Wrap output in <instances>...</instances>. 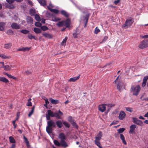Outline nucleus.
<instances>
[{
  "label": "nucleus",
  "instance_id": "43",
  "mask_svg": "<svg viewBox=\"0 0 148 148\" xmlns=\"http://www.w3.org/2000/svg\"><path fill=\"white\" fill-rule=\"evenodd\" d=\"M20 32L24 34H27L29 32V31L27 29H24L21 30Z\"/></svg>",
  "mask_w": 148,
  "mask_h": 148
},
{
  "label": "nucleus",
  "instance_id": "32",
  "mask_svg": "<svg viewBox=\"0 0 148 148\" xmlns=\"http://www.w3.org/2000/svg\"><path fill=\"white\" fill-rule=\"evenodd\" d=\"M61 14L64 16L68 17L69 16V14L65 11L62 10L61 12Z\"/></svg>",
  "mask_w": 148,
  "mask_h": 148
},
{
  "label": "nucleus",
  "instance_id": "23",
  "mask_svg": "<svg viewBox=\"0 0 148 148\" xmlns=\"http://www.w3.org/2000/svg\"><path fill=\"white\" fill-rule=\"evenodd\" d=\"M12 44L11 43L5 44L4 45V48L6 49H9L11 48Z\"/></svg>",
  "mask_w": 148,
  "mask_h": 148
},
{
  "label": "nucleus",
  "instance_id": "36",
  "mask_svg": "<svg viewBox=\"0 0 148 148\" xmlns=\"http://www.w3.org/2000/svg\"><path fill=\"white\" fill-rule=\"evenodd\" d=\"M28 38L30 40H31L32 39H34L35 40H36V37L33 36L32 34H29L28 36Z\"/></svg>",
  "mask_w": 148,
  "mask_h": 148
},
{
  "label": "nucleus",
  "instance_id": "10",
  "mask_svg": "<svg viewBox=\"0 0 148 148\" xmlns=\"http://www.w3.org/2000/svg\"><path fill=\"white\" fill-rule=\"evenodd\" d=\"M107 105L106 104H103L99 105L98 108L99 110L102 112H104L106 110V105Z\"/></svg>",
  "mask_w": 148,
  "mask_h": 148
},
{
  "label": "nucleus",
  "instance_id": "49",
  "mask_svg": "<svg viewBox=\"0 0 148 148\" xmlns=\"http://www.w3.org/2000/svg\"><path fill=\"white\" fill-rule=\"evenodd\" d=\"M100 29L98 28L97 27L95 29L94 33L96 34H97L99 32H100Z\"/></svg>",
  "mask_w": 148,
  "mask_h": 148
},
{
  "label": "nucleus",
  "instance_id": "17",
  "mask_svg": "<svg viewBox=\"0 0 148 148\" xmlns=\"http://www.w3.org/2000/svg\"><path fill=\"white\" fill-rule=\"evenodd\" d=\"M148 79V76H146L144 77L143 81V82L142 84V87H144L146 86L147 82Z\"/></svg>",
  "mask_w": 148,
  "mask_h": 148
},
{
  "label": "nucleus",
  "instance_id": "33",
  "mask_svg": "<svg viewBox=\"0 0 148 148\" xmlns=\"http://www.w3.org/2000/svg\"><path fill=\"white\" fill-rule=\"evenodd\" d=\"M39 2L41 5L44 6L46 5V3L45 0H39Z\"/></svg>",
  "mask_w": 148,
  "mask_h": 148
},
{
  "label": "nucleus",
  "instance_id": "55",
  "mask_svg": "<svg viewBox=\"0 0 148 148\" xmlns=\"http://www.w3.org/2000/svg\"><path fill=\"white\" fill-rule=\"evenodd\" d=\"M32 73L29 71V70H27L25 72V73H24L25 74L27 75H28L30 74H31Z\"/></svg>",
  "mask_w": 148,
  "mask_h": 148
},
{
  "label": "nucleus",
  "instance_id": "60",
  "mask_svg": "<svg viewBox=\"0 0 148 148\" xmlns=\"http://www.w3.org/2000/svg\"><path fill=\"white\" fill-rule=\"evenodd\" d=\"M24 48V51H29L30 49L31 48L30 47H25V48Z\"/></svg>",
  "mask_w": 148,
  "mask_h": 148
},
{
  "label": "nucleus",
  "instance_id": "51",
  "mask_svg": "<svg viewBox=\"0 0 148 148\" xmlns=\"http://www.w3.org/2000/svg\"><path fill=\"white\" fill-rule=\"evenodd\" d=\"M67 37H66L65 38H64L63 40L61 42V44L62 45H63L64 43H65L66 42V41L67 40Z\"/></svg>",
  "mask_w": 148,
  "mask_h": 148
},
{
  "label": "nucleus",
  "instance_id": "9",
  "mask_svg": "<svg viewBox=\"0 0 148 148\" xmlns=\"http://www.w3.org/2000/svg\"><path fill=\"white\" fill-rule=\"evenodd\" d=\"M132 119L133 122L134 123L139 125L143 126V123L141 121L138 119L137 118L135 117H133Z\"/></svg>",
  "mask_w": 148,
  "mask_h": 148
},
{
  "label": "nucleus",
  "instance_id": "15",
  "mask_svg": "<svg viewBox=\"0 0 148 148\" xmlns=\"http://www.w3.org/2000/svg\"><path fill=\"white\" fill-rule=\"evenodd\" d=\"M11 27L13 29H18L20 28V26L17 23H13L11 25Z\"/></svg>",
  "mask_w": 148,
  "mask_h": 148
},
{
  "label": "nucleus",
  "instance_id": "39",
  "mask_svg": "<svg viewBox=\"0 0 148 148\" xmlns=\"http://www.w3.org/2000/svg\"><path fill=\"white\" fill-rule=\"evenodd\" d=\"M100 141H98L95 140L94 142L95 144L99 148L101 147V145L100 143Z\"/></svg>",
  "mask_w": 148,
  "mask_h": 148
},
{
  "label": "nucleus",
  "instance_id": "8",
  "mask_svg": "<svg viewBox=\"0 0 148 148\" xmlns=\"http://www.w3.org/2000/svg\"><path fill=\"white\" fill-rule=\"evenodd\" d=\"M63 114V113L60 110H59L58 112L54 113V117H55L58 119H62V116Z\"/></svg>",
  "mask_w": 148,
  "mask_h": 148
},
{
  "label": "nucleus",
  "instance_id": "24",
  "mask_svg": "<svg viewBox=\"0 0 148 148\" xmlns=\"http://www.w3.org/2000/svg\"><path fill=\"white\" fill-rule=\"evenodd\" d=\"M48 9H57L59 8L58 7H56L54 9H53L54 7V6L51 2L49 3V5L47 6Z\"/></svg>",
  "mask_w": 148,
  "mask_h": 148
},
{
  "label": "nucleus",
  "instance_id": "1",
  "mask_svg": "<svg viewBox=\"0 0 148 148\" xmlns=\"http://www.w3.org/2000/svg\"><path fill=\"white\" fill-rule=\"evenodd\" d=\"M47 126L46 127L47 132L48 134L52 133L53 131L52 127H56V123L53 121L50 120L47 122Z\"/></svg>",
  "mask_w": 148,
  "mask_h": 148
},
{
  "label": "nucleus",
  "instance_id": "2",
  "mask_svg": "<svg viewBox=\"0 0 148 148\" xmlns=\"http://www.w3.org/2000/svg\"><path fill=\"white\" fill-rule=\"evenodd\" d=\"M141 90V88L139 85H137L136 86H132L130 91L133 93V95L137 96L139 94Z\"/></svg>",
  "mask_w": 148,
  "mask_h": 148
},
{
  "label": "nucleus",
  "instance_id": "27",
  "mask_svg": "<svg viewBox=\"0 0 148 148\" xmlns=\"http://www.w3.org/2000/svg\"><path fill=\"white\" fill-rule=\"evenodd\" d=\"M47 114L49 115L51 117H54V113L51 110H48L47 111Z\"/></svg>",
  "mask_w": 148,
  "mask_h": 148
},
{
  "label": "nucleus",
  "instance_id": "18",
  "mask_svg": "<svg viewBox=\"0 0 148 148\" xmlns=\"http://www.w3.org/2000/svg\"><path fill=\"white\" fill-rule=\"evenodd\" d=\"M49 101L53 104L55 105L59 103V101L58 100H55L50 98L49 99Z\"/></svg>",
  "mask_w": 148,
  "mask_h": 148
},
{
  "label": "nucleus",
  "instance_id": "4",
  "mask_svg": "<svg viewBox=\"0 0 148 148\" xmlns=\"http://www.w3.org/2000/svg\"><path fill=\"white\" fill-rule=\"evenodd\" d=\"M8 3H3V6L5 8L13 9L14 8V5L13 3L15 0H6Z\"/></svg>",
  "mask_w": 148,
  "mask_h": 148
},
{
  "label": "nucleus",
  "instance_id": "50",
  "mask_svg": "<svg viewBox=\"0 0 148 148\" xmlns=\"http://www.w3.org/2000/svg\"><path fill=\"white\" fill-rule=\"evenodd\" d=\"M108 36H105L104 37L103 39L102 40V41L101 42V43H103L105 42L108 39Z\"/></svg>",
  "mask_w": 148,
  "mask_h": 148
},
{
  "label": "nucleus",
  "instance_id": "35",
  "mask_svg": "<svg viewBox=\"0 0 148 148\" xmlns=\"http://www.w3.org/2000/svg\"><path fill=\"white\" fill-rule=\"evenodd\" d=\"M35 106H33L32 108V110L30 112H29L28 116L29 117L31 116L34 113Z\"/></svg>",
  "mask_w": 148,
  "mask_h": 148
},
{
  "label": "nucleus",
  "instance_id": "37",
  "mask_svg": "<svg viewBox=\"0 0 148 148\" xmlns=\"http://www.w3.org/2000/svg\"><path fill=\"white\" fill-rule=\"evenodd\" d=\"M10 142L13 143H15L16 141L14 138L10 136L9 137Z\"/></svg>",
  "mask_w": 148,
  "mask_h": 148
},
{
  "label": "nucleus",
  "instance_id": "6",
  "mask_svg": "<svg viewBox=\"0 0 148 148\" xmlns=\"http://www.w3.org/2000/svg\"><path fill=\"white\" fill-rule=\"evenodd\" d=\"M58 138L60 139V141L62 142L63 144L62 145L64 146L65 145L67 147H68V145L67 144L66 142L65 141L66 139V136L63 133H60L59 135Z\"/></svg>",
  "mask_w": 148,
  "mask_h": 148
},
{
  "label": "nucleus",
  "instance_id": "52",
  "mask_svg": "<svg viewBox=\"0 0 148 148\" xmlns=\"http://www.w3.org/2000/svg\"><path fill=\"white\" fill-rule=\"evenodd\" d=\"M35 25L36 26L38 27H40L41 26V24L39 22H36L35 23Z\"/></svg>",
  "mask_w": 148,
  "mask_h": 148
},
{
  "label": "nucleus",
  "instance_id": "45",
  "mask_svg": "<svg viewBox=\"0 0 148 148\" xmlns=\"http://www.w3.org/2000/svg\"><path fill=\"white\" fill-rule=\"evenodd\" d=\"M35 19L38 21H40V18L39 16L37 14H36L35 16Z\"/></svg>",
  "mask_w": 148,
  "mask_h": 148
},
{
  "label": "nucleus",
  "instance_id": "47",
  "mask_svg": "<svg viewBox=\"0 0 148 148\" xmlns=\"http://www.w3.org/2000/svg\"><path fill=\"white\" fill-rule=\"evenodd\" d=\"M35 10H30V14L31 16L34 15L36 13Z\"/></svg>",
  "mask_w": 148,
  "mask_h": 148
},
{
  "label": "nucleus",
  "instance_id": "34",
  "mask_svg": "<svg viewBox=\"0 0 148 148\" xmlns=\"http://www.w3.org/2000/svg\"><path fill=\"white\" fill-rule=\"evenodd\" d=\"M90 14H87L86 15V17L85 18V19H86L85 23L84 25V27H86V24L87 23L88 21V19L89 17V16Z\"/></svg>",
  "mask_w": 148,
  "mask_h": 148
},
{
  "label": "nucleus",
  "instance_id": "14",
  "mask_svg": "<svg viewBox=\"0 0 148 148\" xmlns=\"http://www.w3.org/2000/svg\"><path fill=\"white\" fill-rule=\"evenodd\" d=\"M102 133L101 131H100L95 137V140L100 141L101 139L102 136Z\"/></svg>",
  "mask_w": 148,
  "mask_h": 148
},
{
  "label": "nucleus",
  "instance_id": "12",
  "mask_svg": "<svg viewBox=\"0 0 148 148\" xmlns=\"http://www.w3.org/2000/svg\"><path fill=\"white\" fill-rule=\"evenodd\" d=\"M53 142L54 144L58 147H60V145H61L62 147L64 148H66L67 147L65 145H64V146L62 145V142H61L60 141V143L58 140H55L53 141ZM62 144H63V143H62Z\"/></svg>",
  "mask_w": 148,
  "mask_h": 148
},
{
  "label": "nucleus",
  "instance_id": "26",
  "mask_svg": "<svg viewBox=\"0 0 148 148\" xmlns=\"http://www.w3.org/2000/svg\"><path fill=\"white\" fill-rule=\"evenodd\" d=\"M42 34L46 38H52V36L51 34H50L45 33Z\"/></svg>",
  "mask_w": 148,
  "mask_h": 148
},
{
  "label": "nucleus",
  "instance_id": "22",
  "mask_svg": "<svg viewBox=\"0 0 148 148\" xmlns=\"http://www.w3.org/2000/svg\"><path fill=\"white\" fill-rule=\"evenodd\" d=\"M69 118H71V120H70L69 119H68L69 121L73 125V126H75L76 127H77L78 126L76 124V123L74 121V120H72V117L71 116H69Z\"/></svg>",
  "mask_w": 148,
  "mask_h": 148
},
{
  "label": "nucleus",
  "instance_id": "13",
  "mask_svg": "<svg viewBox=\"0 0 148 148\" xmlns=\"http://www.w3.org/2000/svg\"><path fill=\"white\" fill-rule=\"evenodd\" d=\"M126 116L125 113L123 111H121L119 114L118 117L120 120H123Z\"/></svg>",
  "mask_w": 148,
  "mask_h": 148
},
{
  "label": "nucleus",
  "instance_id": "63",
  "mask_svg": "<svg viewBox=\"0 0 148 148\" xmlns=\"http://www.w3.org/2000/svg\"><path fill=\"white\" fill-rule=\"evenodd\" d=\"M4 62H0V68H2L4 66Z\"/></svg>",
  "mask_w": 148,
  "mask_h": 148
},
{
  "label": "nucleus",
  "instance_id": "56",
  "mask_svg": "<svg viewBox=\"0 0 148 148\" xmlns=\"http://www.w3.org/2000/svg\"><path fill=\"white\" fill-rule=\"evenodd\" d=\"M51 12H53L55 13H58L59 12L58 10H50Z\"/></svg>",
  "mask_w": 148,
  "mask_h": 148
},
{
  "label": "nucleus",
  "instance_id": "58",
  "mask_svg": "<svg viewBox=\"0 0 148 148\" xmlns=\"http://www.w3.org/2000/svg\"><path fill=\"white\" fill-rule=\"evenodd\" d=\"M45 116H46V117L47 120H49V121L50 120V117H51V116H50L49 115L47 114H46Z\"/></svg>",
  "mask_w": 148,
  "mask_h": 148
},
{
  "label": "nucleus",
  "instance_id": "62",
  "mask_svg": "<svg viewBox=\"0 0 148 148\" xmlns=\"http://www.w3.org/2000/svg\"><path fill=\"white\" fill-rule=\"evenodd\" d=\"M120 1V0H115L114 1V3L115 5H117L118 3H119Z\"/></svg>",
  "mask_w": 148,
  "mask_h": 148
},
{
  "label": "nucleus",
  "instance_id": "28",
  "mask_svg": "<svg viewBox=\"0 0 148 148\" xmlns=\"http://www.w3.org/2000/svg\"><path fill=\"white\" fill-rule=\"evenodd\" d=\"M0 81L5 83H7L9 82V80L3 77H0Z\"/></svg>",
  "mask_w": 148,
  "mask_h": 148
},
{
  "label": "nucleus",
  "instance_id": "30",
  "mask_svg": "<svg viewBox=\"0 0 148 148\" xmlns=\"http://www.w3.org/2000/svg\"><path fill=\"white\" fill-rule=\"evenodd\" d=\"M0 57L4 59H9L10 58V56H6L5 55L2 53H0Z\"/></svg>",
  "mask_w": 148,
  "mask_h": 148
},
{
  "label": "nucleus",
  "instance_id": "48",
  "mask_svg": "<svg viewBox=\"0 0 148 148\" xmlns=\"http://www.w3.org/2000/svg\"><path fill=\"white\" fill-rule=\"evenodd\" d=\"M7 34L9 35H12L13 34V32L11 29L8 30L7 31Z\"/></svg>",
  "mask_w": 148,
  "mask_h": 148
},
{
  "label": "nucleus",
  "instance_id": "25",
  "mask_svg": "<svg viewBox=\"0 0 148 148\" xmlns=\"http://www.w3.org/2000/svg\"><path fill=\"white\" fill-rule=\"evenodd\" d=\"M120 138L122 140L123 143L125 145L127 144V143L125 140V138L124 135L122 134H121L120 135Z\"/></svg>",
  "mask_w": 148,
  "mask_h": 148
},
{
  "label": "nucleus",
  "instance_id": "7",
  "mask_svg": "<svg viewBox=\"0 0 148 148\" xmlns=\"http://www.w3.org/2000/svg\"><path fill=\"white\" fill-rule=\"evenodd\" d=\"M148 47V40L145 39L141 41L138 47L141 49H144Z\"/></svg>",
  "mask_w": 148,
  "mask_h": 148
},
{
  "label": "nucleus",
  "instance_id": "31",
  "mask_svg": "<svg viewBox=\"0 0 148 148\" xmlns=\"http://www.w3.org/2000/svg\"><path fill=\"white\" fill-rule=\"evenodd\" d=\"M33 31L36 34L40 33L41 32V31L40 29L36 27L34 28Z\"/></svg>",
  "mask_w": 148,
  "mask_h": 148
},
{
  "label": "nucleus",
  "instance_id": "57",
  "mask_svg": "<svg viewBox=\"0 0 148 148\" xmlns=\"http://www.w3.org/2000/svg\"><path fill=\"white\" fill-rule=\"evenodd\" d=\"M23 138L25 143L29 142L27 138L25 136H23Z\"/></svg>",
  "mask_w": 148,
  "mask_h": 148
},
{
  "label": "nucleus",
  "instance_id": "29",
  "mask_svg": "<svg viewBox=\"0 0 148 148\" xmlns=\"http://www.w3.org/2000/svg\"><path fill=\"white\" fill-rule=\"evenodd\" d=\"M5 23L4 22L0 23V30L1 31H3L4 29V26Z\"/></svg>",
  "mask_w": 148,
  "mask_h": 148
},
{
  "label": "nucleus",
  "instance_id": "21",
  "mask_svg": "<svg viewBox=\"0 0 148 148\" xmlns=\"http://www.w3.org/2000/svg\"><path fill=\"white\" fill-rule=\"evenodd\" d=\"M80 76V75H79L77 77H74L70 78L69 81L70 82H75L79 78Z\"/></svg>",
  "mask_w": 148,
  "mask_h": 148
},
{
  "label": "nucleus",
  "instance_id": "3",
  "mask_svg": "<svg viewBox=\"0 0 148 148\" xmlns=\"http://www.w3.org/2000/svg\"><path fill=\"white\" fill-rule=\"evenodd\" d=\"M134 19L131 17H129L127 19L125 23L122 25V28H127L131 26L134 22Z\"/></svg>",
  "mask_w": 148,
  "mask_h": 148
},
{
  "label": "nucleus",
  "instance_id": "40",
  "mask_svg": "<svg viewBox=\"0 0 148 148\" xmlns=\"http://www.w3.org/2000/svg\"><path fill=\"white\" fill-rule=\"evenodd\" d=\"M4 68V70L6 71H9L11 69V67L8 65L4 66L3 67Z\"/></svg>",
  "mask_w": 148,
  "mask_h": 148
},
{
  "label": "nucleus",
  "instance_id": "11",
  "mask_svg": "<svg viewBox=\"0 0 148 148\" xmlns=\"http://www.w3.org/2000/svg\"><path fill=\"white\" fill-rule=\"evenodd\" d=\"M130 130L129 133L130 134H132L135 133V130L136 128V125L135 124H133L131 125L130 127Z\"/></svg>",
  "mask_w": 148,
  "mask_h": 148
},
{
  "label": "nucleus",
  "instance_id": "53",
  "mask_svg": "<svg viewBox=\"0 0 148 148\" xmlns=\"http://www.w3.org/2000/svg\"><path fill=\"white\" fill-rule=\"evenodd\" d=\"M140 36L142 38H148V34L144 36Z\"/></svg>",
  "mask_w": 148,
  "mask_h": 148
},
{
  "label": "nucleus",
  "instance_id": "42",
  "mask_svg": "<svg viewBox=\"0 0 148 148\" xmlns=\"http://www.w3.org/2000/svg\"><path fill=\"white\" fill-rule=\"evenodd\" d=\"M126 110L127 111L132 112L133 111V109L132 108L129 107H126L125 108Z\"/></svg>",
  "mask_w": 148,
  "mask_h": 148
},
{
  "label": "nucleus",
  "instance_id": "59",
  "mask_svg": "<svg viewBox=\"0 0 148 148\" xmlns=\"http://www.w3.org/2000/svg\"><path fill=\"white\" fill-rule=\"evenodd\" d=\"M8 76L10 78H13L14 79L16 78L15 77L12 76L10 74H8Z\"/></svg>",
  "mask_w": 148,
  "mask_h": 148
},
{
  "label": "nucleus",
  "instance_id": "61",
  "mask_svg": "<svg viewBox=\"0 0 148 148\" xmlns=\"http://www.w3.org/2000/svg\"><path fill=\"white\" fill-rule=\"evenodd\" d=\"M25 143L26 144V145L27 146V148H29L30 147V145L29 142L26 143Z\"/></svg>",
  "mask_w": 148,
  "mask_h": 148
},
{
  "label": "nucleus",
  "instance_id": "20",
  "mask_svg": "<svg viewBox=\"0 0 148 148\" xmlns=\"http://www.w3.org/2000/svg\"><path fill=\"white\" fill-rule=\"evenodd\" d=\"M27 22L28 24H32L33 23V19L31 17L28 16L27 18Z\"/></svg>",
  "mask_w": 148,
  "mask_h": 148
},
{
  "label": "nucleus",
  "instance_id": "54",
  "mask_svg": "<svg viewBox=\"0 0 148 148\" xmlns=\"http://www.w3.org/2000/svg\"><path fill=\"white\" fill-rule=\"evenodd\" d=\"M16 121V120H15L14 121H12V124L14 126V129H15L16 128L17 125L15 124Z\"/></svg>",
  "mask_w": 148,
  "mask_h": 148
},
{
  "label": "nucleus",
  "instance_id": "5",
  "mask_svg": "<svg viewBox=\"0 0 148 148\" xmlns=\"http://www.w3.org/2000/svg\"><path fill=\"white\" fill-rule=\"evenodd\" d=\"M70 19L68 18L65 21H62L58 22L56 25L58 27H62L65 26L67 28H69L70 25Z\"/></svg>",
  "mask_w": 148,
  "mask_h": 148
},
{
  "label": "nucleus",
  "instance_id": "64",
  "mask_svg": "<svg viewBox=\"0 0 148 148\" xmlns=\"http://www.w3.org/2000/svg\"><path fill=\"white\" fill-rule=\"evenodd\" d=\"M16 147V145L14 144H12L10 148H15Z\"/></svg>",
  "mask_w": 148,
  "mask_h": 148
},
{
  "label": "nucleus",
  "instance_id": "16",
  "mask_svg": "<svg viewBox=\"0 0 148 148\" xmlns=\"http://www.w3.org/2000/svg\"><path fill=\"white\" fill-rule=\"evenodd\" d=\"M56 125L59 128H61L63 126V122H62L60 120H58L56 122Z\"/></svg>",
  "mask_w": 148,
  "mask_h": 148
},
{
  "label": "nucleus",
  "instance_id": "19",
  "mask_svg": "<svg viewBox=\"0 0 148 148\" xmlns=\"http://www.w3.org/2000/svg\"><path fill=\"white\" fill-rule=\"evenodd\" d=\"M122 85L123 84L121 81H119L117 84V89L120 91H121V88L122 87Z\"/></svg>",
  "mask_w": 148,
  "mask_h": 148
},
{
  "label": "nucleus",
  "instance_id": "41",
  "mask_svg": "<svg viewBox=\"0 0 148 148\" xmlns=\"http://www.w3.org/2000/svg\"><path fill=\"white\" fill-rule=\"evenodd\" d=\"M32 99L31 98H30L28 100V101L26 104V105L27 106H32V103L31 101Z\"/></svg>",
  "mask_w": 148,
  "mask_h": 148
},
{
  "label": "nucleus",
  "instance_id": "44",
  "mask_svg": "<svg viewBox=\"0 0 148 148\" xmlns=\"http://www.w3.org/2000/svg\"><path fill=\"white\" fill-rule=\"evenodd\" d=\"M125 130V129L124 128H120L118 130H117V131L118 132V133L119 134H121L123 133Z\"/></svg>",
  "mask_w": 148,
  "mask_h": 148
},
{
  "label": "nucleus",
  "instance_id": "46",
  "mask_svg": "<svg viewBox=\"0 0 148 148\" xmlns=\"http://www.w3.org/2000/svg\"><path fill=\"white\" fill-rule=\"evenodd\" d=\"M41 29L43 31H45L48 30L49 28L47 26H44L41 27Z\"/></svg>",
  "mask_w": 148,
  "mask_h": 148
},
{
  "label": "nucleus",
  "instance_id": "38",
  "mask_svg": "<svg viewBox=\"0 0 148 148\" xmlns=\"http://www.w3.org/2000/svg\"><path fill=\"white\" fill-rule=\"evenodd\" d=\"M63 123L64 126L66 127L69 128L70 127V124L66 121H63Z\"/></svg>",
  "mask_w": 148,
  "mask_h": 148
}]
</instances>
